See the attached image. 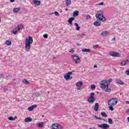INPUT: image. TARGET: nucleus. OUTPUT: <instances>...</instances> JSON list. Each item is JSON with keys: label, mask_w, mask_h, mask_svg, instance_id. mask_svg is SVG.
<instances>
[{"label": "nucleus", "mask_w": 129, "mask_h": 129, "mask_svg": "<svg viewBox=\"0 0 129 129\" xmlns=\"http://www.w3.org/2000/svg\"><path fill=\"white\" fill-rule=\"evenodd\" d=\"M33 43V38L32 37L29 36L28 38H27L25 41V49L27 52H29L30 51V49H31V44Z\"/></svg>", "instance_id": "nucleus-1"}, {"label": "nucleus", "mask_w": 129, "mask_h": 129, "mask_svg": "<svg viewBox=\"0 0 129 129\" xmlns=\"http://www.w3.org/2000/svg\"><path fill=\"white\" fill-rule=\"evenodd\" d=\"M96 18L98 21L105 22V17L103 16V13L102 11H99L97 13Z\"/></svg>", "instance_id": "nucleus-2"}, {"label": "nucleus", "mask_w": 129, "mask_h": 129, "mask_svg": "<svg viewBox=\"0 0 129 129\" xmlns=\"http://www.w3.org/2000/svg\"><path fill=\"white\" fill-rule=\"evenodd\" d=\"M109 106H115L117 104V99L116 98H113L108 101Z\"/></svg>", "instance_id": "nucleus-3"}, {"label": "nucleus", "mask_w": 129, "mask_h": 129, "mask_svg": "<svg viewBox=\"0 0 129 129\" xmlns=\"http://www.w3.org/2000/svg\"><path fill=\"white\" fill-rule=\"evenodd\" d=\"M101 88L105 89L108 86V80H103L100 82Z\"/></svg>", "instance_id": "nucleus-4"}, {"label": "nucleus", "mask_w": 129, "mask_h": 129, "mask_svg": "<svg viewBox=\"0 0 129 129\" xmlns=\"http://www.w3.org/2000/svg\"><path fill=\"white\" fill-rule=\"evenodd\" d=\"M109 55H110V56H112L113 57H120V53L115 52L114 51L109 52Z\"/></svg>", "instance_id": "nucleus-5"}, {"label": "nucleus", "mask_w": 129, "mask_h": 129, "mask_svg": "<svg viewBox=\"0 0 129 129\" xmlns=\"http://www.w3.org/2000/svg\"><path fill=\"white\" fill-rule=\"evenodd\" d=\"M52 129H63V127L58 123H54L52 124Z\"/></svg>", "instance_id": "nucleus-6"}, {"label": "nucleus", "mask_w": 129, "mask_h": 129, "mask_svg": "<svg viewBox=\"0 0 129 129\" xmlns=\"http://www.w3.org/2000/svg\"><path fill=\"white\" fill-rule=\"evenodd\" d=\"M98 126L103 129H107L109 127V125L106 123H103L102 124H98Z\"/></svg>", "instance_id": "nucleus-7"}, {"label": "nucleus", "mask_w": 129, "mask_h": 129, "mask_svg": "<svg viewBox=\"0 0 129 129\" xmlns=\"http://www.w3.org/2000/svg\"><path fill=\"white\" fill-rule=\"evenodd\" d=\"M72 58L74 61L77 64L79 63L80 62V58H79L78 56L76 55H73L72 56Z\"/></svg>", "instance_id": "nucleus-8"}, {"label": "nucleus", "mask_w": 129, "mask_h": 129, "mask_svg": "<svg viewBox=\"0 0 129 129\" xmlns=\"http://www.w3.org/2000/svg\"><path fill=\"white\" fill-rule=\"evenodd\" d=\"M70 75H72V72H69L68 73L66 74L65 76H64V78L66 79V80H69V79H70Z\"/></svg>", "instance_id": "nucleus-9"}, {"label": "nucleus", "mask_w": 129, "mask_h": 129, "mask_svg": "<svg viewBox=\"0 0 129 129\" xmlns=\"http://www.w3.org/2000/svg\"><path fill=\"white\" fill-rule=\"evenodd\" d=\"M88 101L89 103H93L95 101V98L93 97H90L88 99Z\"/></svg>", "instance_id": "nucleus-10"}, {"label": "nucleus", "mask_w": 129, "mask_h": 129, "mask_svg": "<svg viewBox=\"0 0 129 129\" xmlns=\"http://www.w3.org/2000/svg\"><path fill=\"white\" fill-rule=\"evenodd\" d=\"M37 107V105H33L32 106H30L28 108V110L29 111H32V110L34 109V108H36Z\"/></svg>", "instance_id": "nucleus-11"}, {"label": "nucleus", "mask_w": 129, "mask_h": 129, "mask_svg": "<svg viewBox=\"0 0 129 129\" xmlns=\"http://www.w3.org/2000/svg\"><path fill=\"white\" fill-rule=\"evenodd\" d=\"M33 3L34 5H36V6H40L41 5V2L38 0H33Z\"/></svg>", "instance_id": "nucleus-12"}, {"label": "nucleus", "mask_w": 129, "mask_h": 129, "mask_svg": "<svg viewBox=\"0 0 129 129\" xmlns=\"http://www.w3.org/2000/svg\"><path fill=\"white\" fill-rule=\"evenodd\" d=\"M109 35V33L108 31H104L101 34V35L102 36V37L108 36Z\"/></svg>", "instance_id": "nucleus-13"}, {"label": "nucleus", "mask_w": 129, "mask_h": 129, "mask_svg": "<svg viewBox=\"0 0 129 129\" xmlns=\"http://www.w3.org/2000/svg\"><path fill=\"white\" fill-rule=\"evenodd\" d=\"M99 107V104H98V103H96L95 104L94 110L95 111H97V110H98Z\"/></svg>", "instance_id": "nucleus-14"}, {"label": "nucleus", "mask_w": 129, "mask_h": 129, "mask_svg": "<svg viewBox=\"0 0 129 129\" xmlns=\"http://www.w3.org/2000/svg\"><path fill=\"white\" fill-rule=\"evenodd\" d=\"M21 11V8L20 7L19 8H15L14 9H13V12L14 13H18L19 11Z\"/></svg>", "instance_id": "nucleus-15"}, {"label": "nucleus", "mask_w": 129, "mask_h": 129, "mask_svg": "<svg viewBox=\"0 0 129 129\" xmlns=\"http://www.w3.org/2000/svg\"><path fill=\"white\" fill-rule=\"evenodd\" d=\"M32 118H31L30 117L26 118L25 119V122H30L32 121Z\"/></svg>", "instance_id": "nucleus-16"}, {"label": "nucleus", "mask_w": 129, "mask_h": 129, "mask_svg": "<svg viewBox=\"0 0 129 129\" xmlns=\"http://www.w3.org/2000/svg\"><path fill=\"white\" fill-rule=\"evenodd\" d=\"M83 85V83H82V82H78L76 83V86H78V87H81Z\"/></svg>", "instance_id": "nucleus-17"}, {"label": "nucleus", "mask_w": 129, "mask_h": 129, "mask_svg": "<svg viewBox=\"0 0 129 129\" xmlns=\"http://www.w3.org/2000/svg\"><path fill=\"white\" fill-rule=\"evenodd\" d=\"M74 21V18L72 17L69 19L68 22L71 24L72 25V22Z\"/></svg>", "instance_id": "nucleus-18"}, {"label": "nucleus", "mask_w": 129, "mask_h": 129, "mask_svg": "<svg viewBox=\"0 0 129 129\" xmlns=\"http://www.w3.org/2000/svg\"><path fill=\"white\" fill-rule=\"evenodd\" d=\"M24 29V25L21 24L18 26V31H20V30H22Z\"/></svg>", "instance_id": "nucleus-19"}, {"label": "nucleus", "mask_w": 129, "mask_h": 129, "mask_svg": "<svg viewBox=\"0 0 129 129\" xmlns=\"http://www.w3.org/2000/svg\"><path fill=\"white\" fill-rule=\"evenodd\" d=\"M116 83H118L120 85H123V82L120 80H117L116 81Z\"/></svg>", "instance_id": "nucleus-20"}, {"label": "nucleus", "mask_w": 129, "mask_h": 129, "mask_svg": "<svg viewBox=\"0 0 129 129\" xmlns=\"http://www.w3.org/2000/svg\"><path fill=\"white\" fill-rule=\"evenodd\" d=\"M23 83H24V84H26V85H29L30 84V83L28 82V81H27V80L26 79H23Z\"/></svg>", "instance_id": "nucleus-21"}, {"label": "nucleus", "mask_w": 129, "mask_h": 129, "mask_svg": "<svg viewBox=\"0 0 129 129\" xmlns=\"http://www.w3.org/2000/svg\"><path fill=\"white\" fill-rule=\"evenodd\" d=\"M78 15H79V12H78V11H76L73 13V15L74 16V17H77Z\"/></svg>", "instance_id": "nucleus-22"}, {"label": "nucleus", "mask_w": 129, "mask_h": 129, "mask_svg": "<svg viewBox=\"0 0 129 129\" xmlns=\"http://www.w3.org/2000/svg\"><path fill=\"white\" fill-rule=\"evenodd\" d=\"M127 61L126 60H124V61H122L121 63H120V65L121 66H125V65L126 64V62Z\"/></svg>", "instance_id": "nucleus-23"}, {"label": "nucleus", "mask_w": 129, "mask_h": 129, "mask_svg": "<svg viewBox=\"0 0 129 129\" xmlns=\"http://www.w3.org/2000/svg\"><path fill=\"white\" fill-rule=\"evenodd\" d=\"M70 5H71V0H66V5L67 7Z\"/></svg>", "instance_id": "nucleus-24"}, {"label": "nucleus", "mask_w": 129, "mask_h": 129, "mask_svg": "<svg viewBox=\"0 0 129 129\" xmlns=\"http://www.w3.org/2000/svg\"><path fill=\"white\" fill-rule=\"evenodd\" d=\"M6 44L7 46H11V45H12V42L10 40H7L6 42Z\"/></svg>", "instance_id": "nucleus-25"}, {"label": "nucleus", "mask_w": 129, "mask_h": 129, "mask_svg": "<svg viewBox=\"0 0 129 129\" xmlns=\"http://www.w3.org/2000/svg\"><path fill=\"white\" fill-rule=\"evenodd\" d=\"M101 23L97 22V21H95L94 23V25L95 26H97V27H99V26H100Z\"/></svg>", "instance_id": "nucleus-26"}, {"label": "nucleus", "mask_w": 129, "mask_h": 129, "mask_svg": "<svg viewBox=\"0 0 129 129\" xmlns=\"http://www.w3.org/2000/svg\"><path fill=\"white\" fill-rule=\"evenodd\" d=\"M75 26L77 27L76 28L77 31H79V30H80V27H79V25H78V24L75 23Z\"/></svg>", "instance_id": "nucleus-27"}, {"label": "nucleus", "mask_w": 129, "mask_h": 129, "mask_svg": "<svg viewBox=\"0 0 129 129\" xmlns=\"http://www.w3.org/2000/svg\"><path fill=\"white\" fill-rule=\"evenodd\" d=\"M101 114L102 116H104V117H107V114H106V113L104 112H102L101 113Z\"/></svg>", "instance_id": "nucleus-28"}, {"label": "nucleus", "mask_w": 129, "mask_h": 129, "mask_svg": "<svg viewBox=\"0 0 129 129\" xmlns=\"http://www.w3.org/2000/svg\"><path fill=\"white\" fill-rule=\"evenodd\" d=\"M82 52H90V49L87 48H84L82 50Z\"/></svg>", "instance_id": "nucleus-29"}, {"label": "nucleus", "mask_w": 129, "mask_h": 129, "mask_svg": "<svg viewBox=\"0 0 129 129\" xmlns=\"http://www.w3.org/2000/svg\"><path fill=\"white\" fill-rule=\"evenodd\" d=\"M113 106H109V108L110 110H111V111H113V110H114V108L112 107Z\"/></svg>", "instance_id": "nucleus-30"}, {"label": "nucleus", "mask_w": 129, "mask_h": 129, "mask_svg": "<svg viewBox=\"0 0 129 129\" xmlns=\"http://www.w3.org/2000/svg\"><path fill=\"white\" fill-rule=\"evenodd\" d=\"M108 122L110 124H112V123H113V121H112V119H111V118L108 119Z\"/></svg>", "instance_id": "nucleus-31"}, {"label": "nucleus", "mask_w": 129, "mask_h": 129, "mask_svg": "<svg viewBox=\"0 0 129 129\" xmlns=\"http://www.w3.org/2000/svg\"><path fill=\"white\" fill-rule=\"evenodd\" d=\"M105 92H110L111 91V90L110 89L108 88V86H107V88H106Z\"/></svg>", "instance_id": "nucleus-32"}, {"label": "nucleus", "mask_w": 129, "mask_h": 129, "mask_svg": "<svg viewBox=\"0 0 129 129\" xmlns=\"http://www.w3.org/2000/svg\"><path fill=\"white\" fill-rule=\"evenodd\" d=\"M37 126H38L39 127H43V123H39L38 124Z\"/></svg>", "instance_id": "nucleus-33"}, {"label": "nucleus", "mask_w": 129, "mask_h": 129, "mask_svg": "<svg viewBox=\"0 0 129 129\" xmlns=\"http://www.w3.org/2000/svg\"><path fill=\"white\" fill-rule=\"evenodd\" d=\"M96 87H95V85H92L91 86V88L93 90H94V89H95Z\"/></svg>", "instance_id": "nucleus-34"}, {"label": "nucleus", "mask_w": 129, "mask_h": 129, "mask_svg": "<svg viewBox=\"0 0 129 129\" xmlns=\"http://www.w3.org/2000/svg\"><path fill=\"white\" fill-rule=\"evenodd\" d=\"M94 117H95V118H96V119H99L100 120H102V118H101V117H97V116H94Z\"/></svg>", "instance_id": "nucleus-35"}, {"label": "nucleus", "mask_w": 129, "mask_h": 129, "mask_svg": "<svg viewBox=\"0 0 129 129\" xmlns=\"http://www.w3.org/2000/svg\"><path fill=\"white\" fill-rule=\"evenodd\" d=\"M91 18V16H90V15H87L86 19L89 20V19H90Z\"/></svg>", "instance_id": "nucleus-36"}, {"label": "nucleus", "mask_w": 129, "mask_h": 129, "mask_svg": "<svg viewBox=\"0 0 129 129\" xmlns=\"http://www.w3.org/2000/svg\"><path fill=\"white\" fill-rule=\"evenodd\" d=\"M8 119H9V120H15V118L13 117H8Z\"/></svg>", "instance_id": "nucleus-37"}, {"label": "nucleus", "mask_w": 129, "mask_h": 129, "mask_svg": "<svg viewBox=\"0 0 129 129\" xmlns=\"http://www.w3.org/2000/svg\"><path fill=\"white\" fill-rule=\"evenodd\" d=\"M12 32L14 34V35H16V34H17V33H18L17 30H13Z\"/></svg>", "instance_id": "nucleus-38"}, {"label": "nucleus", "mask_w": 129, "mask_h": 129, "mask_svg": "<svg viewBox=\"0 0 129 129\" xmlns=\"http://www.w3.org/2000/svg\"><path fill=\"white\" fill-rule=\"evenodd\" d=\"M43 38H44L45 39H47V38H48V34L43 35Z\"/></svg>", "instance_id": "nucleus-39"}, {"label": "nucleus", "mask_w": 129, "mask_h": 129, "mask_svg": "<svg viewBox=\"0 0 129 129\" xmlns=\"http://www.w3.org/2000/svg\"><path fill=\"white\" fill-rule=\"evenodd\" d=\"M95 94L94 93V92H92L91 93V95H90V97H93V96H94V95H95Z\"/></svg>", "instance_id": "nucleus-40"}, {"label": "nucleus", "mask_w": 129, "mask_h": 129, "mask_svg": "<svg viewBox=\"0 0 129 129\" xmlns=\"http://www.w3.org/2000/svg\"><path fill=\"white\" fill-rule=\"evenodd\" d=\"M98 47V45H95L93 46V49H96Z\"/></svg>", "instance_id": "nucleus-41"}, {"label": "nucleus", "mask_w": 129, "mask_h": 129, "mask_svg": "<svg viewBox=\"0 0 129 129\" xmlns=\"http://www.w3.org/2000/svg\"><path fill=\"white\" fill-rule=\"evenodd\" d=\"M125 73L126 75H129V69H127V70L125 71Z\"/></svg>", "instance_id": "nucleus-42"}, {"label": "nucleus", "mask_w": 129, "mask_h": 129, "mask_svg": "<svg viewBox=\"0 0 129 129\" xmlns=\"http://www.w3.org/2000/svg\"><path fill=\"white\" fill-rule=\"evenodd\" d=\"M54 14L55 16H59V13H58L57 11H55Z\"/></svg>", "instance_id": "nucleus-43"}, {"label": "nucleus", "mask_w": 129, "mask_h": 129, "mask_svg": "<svg viewBox=\"0 0 129 129\" xmlns=\"http://www.w3.org/2000/svg\"><path fill=\"white\" fill-rule=\"evenodd\" d=\"M108 81L109 83H110V82H112V79H109Z\"/></svg>", "instance_id": "nucleus-44"}, {"label": "nucleus", "mask_w": 129, "mask_h": 129, "mask_svg": "<svg viewBox=\"0 0 129 129\" xmlns=\"http://www.w3.org/2000/svg\"><path fill=\"white\" fill-rule=\"evenodd\" d=\"M70 53H74L75 51L73 49H71L70 51Z\"/></svg>", "instance_id": "nucleus-45"}, {"label": "nucleus", "mask_w": 129, "mask_h": 129, "mask_svg": "<svg viewBox=\"0 0 129 129\" xmlns=\"http://www.w3.org/2000/svg\"><path fill=\"white\" fill-rule=\"evenodd\" d=\"M98 5H99V6H103V3L101 2L100 3H99Z\"/></svg>", "instance_id": "nucleus-46"}, {"label": "nucleus", "mask_w": 129, "mask_h": 129, "mask_svg": "<svg viewBox=\"0 0 129 129\" xmlns=\"http://www.w3.org/2000/svg\"><path fill=\"white\" fill-rule=\"evenodd\" d=\"M126 113H128L129 114V109L125 111Z\"/></svg>", "instance_id": "nucleus-47"}, {"label": "nucleus", "mask_w": 129, "mask_h": 129, "mask_svg": "<svg viewBox=\"0 0 129 129\" xmlns=\"http://www.w3.org/2000/svg\"><path fill=\"white\" fill-rule=\"evenodd\" d=\"M127 62H129V55L127 56V59L126 60Z\"/></svg>", "instance_id": "nucleus-48"}, {"label": "nucleus", "mask_w": 129, "mask_h": 129, "mask_svg": "<svg viewBox=\"0 0 129 129\" xmlns=\"http://www.w3.org/2000/svg\"><path fill=\"white\" fill-rule=\"evenodd\" d=\"M11 3H14L15 0H10Z\"/></svg>", "instance_id": "nucleus-49"}, {"label": "nucleus", "mask_w": 129, "mask_h": 129, "mask_svg": "<svg viewBox=\"0 0 129 129\" xmlns=\"http://www.w3.org/2000/svg\"><path fill=\"white\" fill-rule=\"evenodd\" d=\"M115 37H114L112 39V41H115Z\"/></svg>", "instance_id": "nucleus-50"}, {"label": "nucleus", "mask_w": 129, "mask_h": 129, "mask_svg": "<svg viewBox=\"0 0 129 129\" xmlns=\"http://www.w3.org/2000/svg\"><path fill=\"white\" fill-rule=\"evenodd\" d=\"M125 103H126V104H129V101H126Z\"/></svg>", "instance_id": "nucleus-51"}, {"label": "nucleus", "mask_w": 129, "mask_h": 129, "mask_svg": "<svg viewBox=\"0 0 129 129\" xmlns=\"http://www.w3.org/2000/svg\"><path fill=\"white\" fill-rule=\"evenodd\" d=\"M94 68H97V65H94Z\"/></svg>", "instance_id": "nucleus-52"}, {"label": "nucleus", "mask_w": 129, "mask_h": 129, "mask_svg": "<svg viewBox=\"0 0 129 129\" xmlns=\"http://www.w3.org/2000/svg\"><path fill=\"white\" fill-rule=\"evenodd\" d=\"M1 77L2 78H3V77H4V75L1 74Z\"/></svg>", "instance_id": "nucleus-53"}, {"label": "nucleus", "mask_w": 129, "mask_h": 129, "mask_svg": "<svg viewBox=\"0 0 129 129\" xmlns=\"http://www.w3.org/2000/svg\"><path fill=\"white\" fill-rule=\"evenodd\" d=\"M90 129H95V127H93V128H90Z\"/></svg>", "instance_id": "nucleus-54"}, {"label": "nucleus", "mask_w": 129, "mask_h": 129, "mask_svg": "<svg viewBox=\"0 0 129 129\" xmlns=\"http://www.w3.org/2000/svg\"><path fill=\"white\" fill-rule=\"evenodd\" d=\"M127 119H128V122H129V117H128L127 118Z\"/></svg>", "instance_id": "nucleus-55"}, {"label": "nucleus", "mask_w": 129, "mask_h": 129, "mask_svg": "<svg viewBox=\"0 0 129 129\" xmlns=\"http://www.w3.org/2000/svg\"><path fill=\"white\" fill-rule=\"evenodd\" d=\"M42 117H44V115H42Z\"/></svg>", "instance_id": "nucleus-56"}, {"label": "nucleus", "mask_w": 129, "mask_h": 129, "mask_svg": "<svg viewBox=\"0 0 129 129\" xmlns=\"http://www.w3.org/2000/svg\"><path fill=\"white\" fill-rule=\"evenodd\" d=\"M53 59H56V57H53Z\"/></svg>", "instance_id": "nucleus-57"}, {"label": "nucleus", "mask_w": 129, "mask_h": 129, "mask_svg": "<svg viewBox=\"0 0 129 129\" xmlns=\"http://www.w3.org/2000/svg\"><path fill=\"white\" fill-rule=\"evenodd\" d=\"M66 11H68V9H66Z\"/></svg>", "instance_id": "nucleus-58"}]
</instances>
